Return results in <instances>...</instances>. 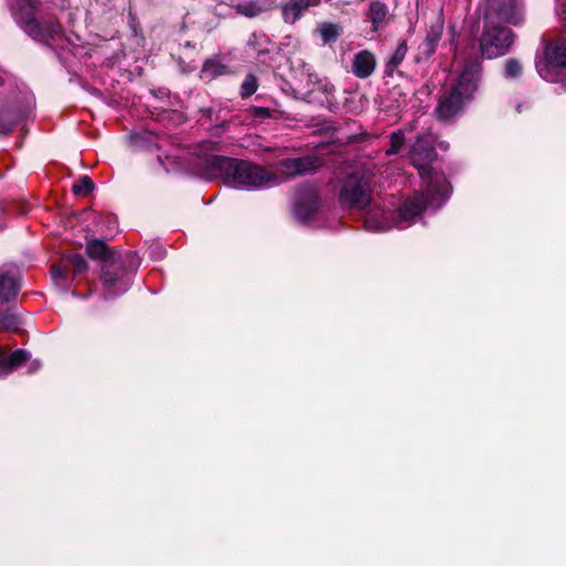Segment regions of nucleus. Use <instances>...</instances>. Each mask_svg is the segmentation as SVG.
<instances>
[{"label": "nucleus", "instance_id": "18", "mask_svg": "<svg viewBox=\"0 0 566 566\" xmlns=\"http://www.w3.org/2000/svg\"><path fill=\"white\" fill-rule=\"evenodd\" d=\"M20 319L17 314L12 312L0 313V326L8 331H17Z\"/></svg>", "mask_w": 566, "mask_h": 566}, {"label": "nucleus", "instance_id": "13", "mask_svg": "<svg viewBox=\"0 0 566 566\" xmlns=\"http://www.w3.org/2000/svg\"><path fill=\"white\" fill-rule=\"evenodd\" d=\"M273 2L271 0H247L238 3L235 11L244 17L254 18L265 11L271 10Z\"/></svg>", "mask_w": 566, "mask_h": 566}, {"label": "nucleus", "instance_id": "3", "mask_svg": "<svg viewBox=\"0 0 566 566\" xmlns=\"http://www.w3.org/2000/svg\"><path fill=\"white\" fill-rule=\"evenodd\" d=\"M481 71L482 65L478 59H470L464 62L452 90L444 93L439 99L436 108L439 119L449 120L462 111L478 90Z\"/></svg>", "mask_w": 566, "mask_h": 566}, {"label": "nucleus", "instance_id": "27", "mask_svg": "<svg viewBox=\"0 0 566 566\" xmlns=\"http://www.w3.org/2000/svg\"><path fill=\"white\" fill-rule=\"evenodd\" d=\"M17 118H2L0 117V133H8L12 129Z\"/></svg>", "mask_w": 566, "mask_h": 566}, {"label": "nucleus", "instance_id": "14", "mask_svg": "<svg viewBox=\"0 0 566 566\" xmlns=\"http://www.w3.org/2000/svg\"><path fill=\"white\" fill-rule=\"evenodd\" d=\"M30 358V355L24 349H18L9 356L0 358V377H4L12 373L15 368L20 367Z\"/></svg>", "mask_w": 566, "mask_h": 566}, {"label": "nucleus", "instance_id": "5", "mask_svg": "<svg viewBox=\"0 0 566 566\" xmlns=\"http://www.w3.org/2000/svg\"><path fill=\"white\" fill-rule=\"evenodd\" d=\"M537 73L551 83L560 82L566 73V39L563 34L545 40L542 54L535 61Z\"/></svg>", "mask_w": 566, "mask_h": 566}, {"label": "nucleus", "instance_id": "11", "mask_svg": "<svg viewBox=\"0 0 566 566\" xmlns=\"http://www.w3.org/2000/svg\"><path fill=\"white\" fill-rule=\"evenodd\" d=\"M376 69V57L367 50L360 51L354 55L352 71L359 78L369 77Z\"/></svg>", "mask_w": 566, "mask_h": 566}, {"label": "nucleus", "instance_id": "29", "mask_svg": "<svg viewBox=\"0 0 566 566\" xmlns=\"http://www.w3.org/2000/svg\"><path fill=\"white\" fill-rule=\"evenodd\" d=\"M439 39H440V32H437L434 35L427 36V41L429 42L431 50H433V46L438 42Z\"/></svg>", "mask_w": 566, "mask_h": 566}, {"label": "nucleus", "instance_id": "24", "mask_svg": "<svg viewBox=\"0 0 566 566\" xmlns=\"http://www.w3.org/2000/svg\"><path fill=\"white\" fill-rule=\"evenodd\" d=\"M256 88V78L253 75H248L241 85V94L242 96H251L255 93Z\"/></svg>", "mask_w": 566, "mask_h": 566}, {"label": "nucleus", "instance_id": "10", "mask_svg": "<svg viewBox=\"0 0 566 566\" xmlns=\"http://www.w3.org/2000/svg\"><path fill=\"white\" fill-rule=\"evenodd\" d=\"M18 270L14 268L0 270V302L14 300L19 292Z\"/></svg>", "mask_w": 566, "mask_h": 566}, {"label": "nucleus", "instance_id": "2", "mask_svg": "<svg viewBox=\"0 0 566 566\" xmlns=\"http://www.w3.org/2000/svg\"><path fill=\"white\" fill-rule=\"evenodd\" d=\"M484 20L485 27L480 39L482 55L486 59L505 55L513 43V34L500 23L518 24L522 21L515 0H488Z\"/></svg>", "mask_w": 566, "mask_h": 566}, {"label": "nucleus", "instance_id": "9", "mask_svg": "<svg viewBox=\"0 0 566 566\" xmlns=\"http://www.w3.org/2000/svg\"><path fill=\"white\" fill-rule=\"evenodd\" d=\"M321 165L322 160L314 156L286 159L280 163L281 172L287 177H294L314 171Z\"/></svg>", "mask_w": 566, "mask_h": 566}, {"label": "nucleus", "instance_id": "26", "mask_svg": "<svg viewBox=\"0 0 566 566\" xmlns=\"http://www.w3.org/2000/svg\"><path fill=\"white\" fill-rule=\"evenodd\" d=\"M220 69H221V66L217 62L207 61L203 65L202 73H203V75L214 76V75H218L221 73Z\"/></svg>", "mask_w": 566, "mask_h": 566}, {"label": "nucleus", "instance_id": "21", "mask_svg": "<svg viewBox=\"0 0 566 566\" xmlns=\"http://www.w3.org/2000/svg\"><path fill=\"white\" fill-rule=\"evenodd\" d=\"M405 144V137L401 132H395L390 135V146L386 150L387 155L397 154Z\"/></svg>", "mask_w": 566, "mask_h": 566}, {"label": "nucleus", "instance_id": "7", "mask_svg": "<svg viewBox=\"0 0 566 566\" xmlns=\"http://www.w3.org/2000/svg\"><path fill=\"white\" fill-rule=\"evenodd\" d=\"M339 199L343 206L349 208H364L371 200V190L364 176H349L340 190Z\"/></svg>", "mask_w": 566, "mask_h": 566}, {"label": "nucleus", "instance_id": "19", "mask_svg": "<svg viewBox=\"0 0 566 566\" xmlns=\"http://www.w3.org/2000/svg\"><path fill=\"white\" fill-rule=\"evenodd\" d=\"M93 181L87 176L82 177L78 181H76L72 190L77 196H86L93 190Z\"/></svg>", "mask_w": 566, "mask_h": 566}, {"label": "nucleus", "instance_id": "20", "mask_svg": "<svg viewBox=\"0 0 566 566\" xmlns=\"http://www.w3.org/2000/svg\"><path fill=\"white\" fill-rule=\"evenodd\" d=\"M407 51L408 48L406 41L400 42L388 62V67H397L403 61Z\"/></svg>", "mask_w": 566, "mask_h": 566}, {"label": "nucleus", "instance_id": "4", "mask_svg": "<svg viewBox=\"0 0 566 566\" xmlns=\"http://www.w3.org/2000/svg\"><path fill=\"white\" fill-rule=\"evenodd\" d=\"M227 182L237 188L260 189L282 182L283 177L271 168L231 158L220 159Z\"/></svg>", "mask_w": 566, "mask_h": 566}, {"label": "nucleus", "instance_id": "15", "mask_svg": "<svg viewBox=\"0 0 566 566\" xmlns=\"http://www.w3.org/2000/svg\"><path fill=\"white\" fill-rule=\"evenodd\" d=\"M366 226L370 229L386 231L394 227L389 212L378 210L369 211L366 218Z\"/></svg>", "mask_w": 566, "mask_h": 566}, {"label": "nucleus", "instance_id": "28", "mask_svg": "<svg viewBox=\"0 0 566 566\" xmlns=\"http://www.w3.org/2000/svg\"><path fill=\"white\" fill-rule=\"evenodd\" d=\"M251 113L255 118H268L271 116V112L266 107H254L251 109Z\"/></svg>", "mask_w": 566, "mask_h": 566}, {"label": "nucleus", "instance_id": "1", "mask_svg": "<svg viewBox=\"0 0 566 566\" xmlns=\"http://www.w3.org/2000/svg\"><path fill=\"white\" fill-rule=\"evenodd\" d=\"M434 158V148L424 138H418L411 149V160L419 171L423 190L419 197L409 199L399 208L397 227H407L426 207H439L447 199L449 182L443 174L431 168Z\"/></svg>", "mask_w": 566, "mask_h": 566}, {"label": "nucleus", "instance_id": "25", "mask_svg": "<svg viewBox=\"0 0 566 566\" xmlns=\"http://www.w3.org/2000/svg\"><path fill=\"white\" fill-rule=\"evenodd\" d=\"M69 262L73 266L74 274H81L87 270V263L85 259L80 254H74L70 256Z\"/></svg>", "mask_w": 566, "mask_h": 566}, {"label": "nucleus", "instance_id": "22", "mask_svg": "<svg viewBox=\"0 0 566 566\" xmlns=\"http://www.w3.org/2000/svg\"><path fill=\"white\" fill-rule=\"evenodd\" d=\"M523 67L518 60L509 59L505 63V76L507 78H514L522 74Z\"/></svg>", "mask_w": 566, "mask_h": 566}, {"label": "nucleus", "instance_id": "17", "mask_svg": "<svg viewBox=\"0 0 566 566\" xmlns=\"http://www.w3.org/2000/svg\"><path fill=\"white\" fill-rule=\"evenodd\" d=\"M318 32L324 43H331L335 42L338 39L340 34V28L339 25L334 23H322L318 27Z\"/></svg>", "mask_w": 566, "mask_h": 566}, {"label": "nucleus", "instance_id": "6", "mask_svg": "<svg viewBox=\"0 0 566 566\" xmlns=\"http://www.w3.org/2000/svg\"><path fill=\"white\" fill-rule=\"evenodd\" d=\"M86 253L92 259L103 261L102 280L106 287L114 286L117 282H122L126 274L122 264L111 258V253L106 244L101 240H91L86 245Z\"/></svg>", "mask_w": 566, "mask_h": 566}, {"label": "nucleus", "instance_id": "16", "mask_svg": "<svg viewBox=\"0 0 566 566\" xmlns=\"http://www.w3.org/2000/svg\"><path fill=\"white\" fill-rule=\"evenodd\" d=\"M368 15L373 22L374 29L377 30L378 27L385 22L387 8L380 1H373L369 6Z\"/></svg>", "mask_w": 566, "mask_h": 566}, {"label": "nucleus", "instance_id": "30", "mask_svg": "<svg viewBox=\"0 0 566 566\" xmlns=\"http://www.w3.org/2000/svg\"><path fill=\"white\" fill-rule=\"evenodd\" d=\"M295 212H296L297 214H301L300 206H298V205L296 206V210H295Z\"/></svg>", "mask_w": 566, "mask_h": 566}, {"label": "nucleus", "instance_id": "12", "mask_svg": "<svg viewBox=\"0 0 566 566\" xmlns=\"http://www.w3.org/2000/svg\"><path fill=\"white\" fill-rule=\"evenodd\" d=\"M319 0H290L282 7V15L286 23H295L301 15L312 6H317Z\"/></svg>", "mask_w": 566, "mask_h": 566}, {"label": "nucleus", "instance_id": "31", "mask_svg": "<svg viewBox=\"0 0 566 566\" xmlns=\"http://www.w3.org/2000/svg\"><path fill=\"white\" fill-rule=\"evenodd\" d=\"M2 84V77L0 76V85Z\"/></svg>", "mask_w": 566, "mask_h": 566}, {"label": "nucleus", "instance_id": "8", "mask_svg": "<svg viewBox=\"0 0 566 566\" xmlns=\"http://www.w3.org/2000/svg\"><path fill=\"white\" fill-rule=\"evenodd\" d=\"M15 14L24 31L34 40L48 42L61 32V25L55 19L39 21L28 14L24 15L22 11Z\"/></svg>", "mask_w": 566, "mask_h": 566}, {"label": "nucleus", "instance_id": "23", "mask_svg": "<svg viewBox=\"0 0 566 566\" xmlns=\"http://www.w3.org/2000/svg\"><path fill=\"white\" fill-rule=\"evenodd\" d=\"M51 277L55 285L66 287V272L60 265L51 268Z\"/></svg>", "mask_w": 566, "mask_h": 566}]
</instances>
